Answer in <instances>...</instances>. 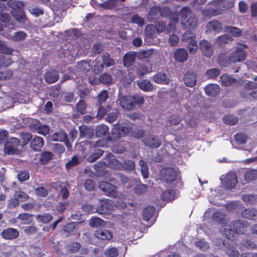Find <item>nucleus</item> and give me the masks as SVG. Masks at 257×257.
<instances>
[{"mask_svg":"<svg viewBox=\"0 0 257 257\" xmlns=\"http://www.w3.org/2000/svg\"><path fill=\"white\" fill-rule=\"evenodd\" d=\"M210 5L214 8L208 9L204 14L214 16L220 15L222 11L231 9L234 4L232 1L213 0L210 2Z\"/></svg>","mask_w":257,"mask_h":257,"instance_id":"obj_1","label":"nucleus"},{"mask_svg":"<svg viewBox=\"0 0 257 257\" xmlns=\"http://www.w3.org/2000/svg\"><path fill=\"white\" fill-rule=\"evenodd\" d=\"M145 100L143 95L136 94L133 96L125 95L119 99V104L123 108L127 110L134 109L137 105L141 106Z\"/></svg>","mask_w":257,"mask_h":257,"instance_id":"obj_2","label":"nucleus"},{"mask_svg":"<svg viewBox=\"0 0 257 257\" xmlns=\"http://www.w3.org/2000/svg\"><path fill=\"white\" fill-rule=\"evenodd\" d=\"M181 23L186 28L193 29L197 25V19L189 7H183L180 11Z\"/></svg>","mask_w":257,"mask_h":257,"instance_id":"obj_3","label":"nucleus"},{"mask_svg":"<svg viewBox=\"0 0 257 257\" xmlns=\"http://www.w3.org/2000/svg\"><path fill=\"white\" fill-rule=\"evenodd\" d=\"M248 225V223H247V221L245 220L238 219L231 222L229 223L228 227L229 231L231 232L232 236L230 235V232H229L228 235L226 233L227 238L230 240L233 239V233L237 234L244 233Z\"/></svg>","mask_w":257,"mask_h":257,"instance_id":"obj_4","label":"nucleus"},{"mask_svg":"<svg viewBox=\"0 0 257 257\" xmlns=\"http://www.w3.org/2000/svg\"><path fill=\"white\" fill-rule=\"evenodd\" d=\"M182 41L188 42V49L190 54H194L197 53L198 46L196 40L195 35L191 31H187L182 36Z\"/></svg>","mask_w":257,"mask_h":257,"instance_id":"obj_5","label":"nucleus"},{"mask_svg":"<svg viewBox=\"0 0 257 257\" xmlns=\"http://www.w3.org/2000/svg\"><path fill=\"white\" fill-rule=\"evenodd\" d=\"M178 173L176 170L171 167L163 169L160 172L161 180L167 183H171L176 180Z\"/></svg>","mask_w":257,"mask_h":257,"instance_id":"obj_6","label":"nucleus"},{"mask_svg":"<svg viewBox=\"0 0 257 257\" xmlns=\"http://www.w3.org/2000/svg\"><path fill=\"white\" fill-rule=\"evenodd\" d=\"M20 141L17 138H12L7 141L4 146L5 152L8 155L18 154L19 151L18 147L20 145Z\"/></svg>","mask_w":257,"mask_h":257,"instance_id":"obj_7","label":"nucleus"},{"mask_svg":"<svg viewBox=\"0 0 257 257\" xmlns=\"http://www.w3.org/2000/svg\"><path fill=\"white\" fill-rule=\"evenodd\" d=\"M98 187L107 196L113 198H116L118 196L116 186L110 183L105 181L101 182L99 184Z\"/></svg>","mask_w":257,"mask_h":257,"instance_id":"obj_8","label":"nucleus"},{"mask_svg":"<svg viewBox=\"0 0 257 257\" xmlns=\"http://www.w3.org/2000/svg\"><path fill=\"white\" fill-rule=\"evenodd\" d=\"M17 9L13 8L12 14L13 17L20 23H25L27 20L24 11L22 9L24 7V4L20 2H17L14 4Z\"/></svg>","mask_w":257,"mask_h":257,"instance_id":"obj_9","label":"nucleus"},{"mask_svg":"<svg viewBox=\"0 0 257 257\" xmlns=\"http://www.w3.org/2000/svg\"><path fill=\"white\" fill-rule=\"evenodd\" d=\"M246 57V53L242 47H236L235 50L229 55V59L232 63L240 62Z\"/></svg>","mask_w":257,"mask_h":257,"instance_id":"obj_10","label":"nucleus"},{"mask_svg":"<svg viewBox=\"0 0 257 257\" xmlns=\"http://www.w3.org/2000/svg\"><path fill=\"white\" fill-rule=\"evenodd\" d=\"M144 144L150 148H158L161 145V142L159 139L154 135H148L143 139Z\"/></svg>","mask_w":257,"mask_h":257,"instance_id":"obj_11","label":"nucleus"},{"mask_svg":"<svg viewBox=\"0 0 257 257\" xmlns=\"http://www.w3.org/2000/svg\"><path fill=\"white\" fill-rule=\"evenodd\" d=\"M99 204L96 207V212L99 214H106L111 213L112 206L109 203V200H99Z\"/></svg>","mask_w":257,"mask_h":257,"instance_id":"obj_12","label":"nucleus"},{"mask_svg":"<svg viewBox=\"0 0 257 257\" xmlns=\"http://www.w3.org/2000/svg\"><path fill=\"white\" fill-rule=\"evenodd\" d=\"M96 238L104 242L108 241L113 237V234L110 230L106 229H99L94 232Z\"/></svg>","mask_w":257,"mask_h":257,"instance_id":"obj_13","label":"nucleus"},{"mask_svg":"<svg viewBox=\"0 0 257 257\" xmlns=\"http://www.w3.org/2000/svg\"><path fill=\"white\" fill-rule=\"evenodd\" d=\"M199 48L204 56L210 57L213 54L211 44L207 40H201L199 43Z\"/></svg>","mask_w":257,"mask_h":257,"instance_id":"obj_14","label":"nucleus"},{"mask_svg":"<svg viewBox=\"0 0 257 257\" xmlns=\"http://www.w3.org/2000/svg\"><path fill=\"white\" fill-rule=\"evenodd\" d=\"M104 160H106L107 167L118 170L122 168V163L115 159L111 154H109L104 158Z\"/></svg>","mask_w":257,"mask_h":257,"instance_id":"obj_15","label":"nucleus"},{"mask_svg":"<svg viewBox=\"0 0 257 257\" xmlns=\"http://www.w3.org/2000/svg\"><path fill=\"white\" fill-rule=\"evenodd\" d=\"M207 31L209 32L220 33L223 30V25L217 20L209 21L206 26Z\"/></svg>","mask_w":257,"mask_h":257,"instance_id":"obj_16","label":"nucleus"},{"mask_svg":"<svg viewBox=\"0 0 257 257\" xmlns=\"http://www.w3.org/2000/svg\"><path fill=\"white\" fill-rule=\"evenodd\" d=\"M1 235L6 240H13L19 236V232L17 229L10 227L3 230Z\"/></svg>","mask_w":257,"mask_h":257,"instance_id":"obj_17","label":"nucleus"},{"mask_svg":"<svg viewBox=\"0 0 257 257\" xmlns=\"http://www.w3.org/2000/svg\"><path fill=\"white\" fill-rule=\"evenodd\" d=\"M79 130L80 138L91 139L94 136V129L86 125L80 126L79 127Z\"/></svg>","mask_w":257,"mask_h":257,"instance_id":"obj_18","label":"nucleus"},{"mask_svg":"<svg viewBox=\"0 0 257 257\" xmlns=\"http://www.w3.org/2000/svg\"><path fill=\"white\" fill-rule=\"evenodd\" d=\"M183 79L187 86L192 87L196 84L197 75L194 72H187L184 74Z\"/></svg>","mask_w":257,"mask_h":257,"instance_id":"obj_19","label":"nucleus"},{"mask_svg":"<svg viewBox=\"0 0 257 257\" xmlns=\"http://www.w3.org/2000/svg\"><path fill=\"white\" fill-rule=\"evenodd\" d=\"M153 80L159 84H168L171 80L164 72H159L154 75Z\"/></svg>","mask_w":257,"mask_h":257,"instance_id":"obj_20","label":"nucleus"},{"mask_svg":"<svg viewBox=\"0 0 257 257\" xmlns=\"http://www.w3.org/2000/svg\"><path fill=\"white\" fill-rule=\"evenodd\" d=\"M174 58L177 62H184L187 60L188 54L185 49L179 48L174 52Z\"/></svg>","mask_w":257,"mask_h":257,"instance_id":"obj_21","label":"nucleus"},{"mask_svg":"<svg viewBox=\"0 0 257 257\" xmlns=\"http://www.w3.org/2000/svg\"><path fill=\"white\" fill-rule=\"evenodd\" d=\"M137 54L133 51L127 52L123 58V63L124 66L128 68L131 67L134 63L136 59Z\"/></svg>","mask_w":257,"mask_h":257,"instance_id":"obj_22","label":"nucleus"},{"mask_svg":"<svg viewBox=\"0 0 257 257\" xmlns=\"http://www.w3.org/2000/svg\"><path fill=\"white\" fill-rule=\"evenodd\" d=\"M59 76L57 71L51 70L45 72L44 79L46 82L49 84L53 83L57 81Z\"/></svg>","mask_w":257,"mask_h":257,"instance_id":"obj_23","label":"nucleus"},{"mask_svg":"<svg viewBox=\"0 0 257 257\" xmlns=\"http://www.w3.org/2000/svg\"><path fill=\"white\" fill-rule=\"evenodd\" d=\"M224 32L230 35L232 38H238L242 35V30L236 27L226 26L224 27Z\"/></svg>","mask_w":257,"mask_h":257,"instance_id":"obj_24","label":"nucleus"},{"mask_svg":"<svg viewBox=\"0 0 257 257\" xmlns=\"http://www.w3.org/2000/svg\"><path fill=\"white\" fill-rule=\"evenodd\" d=\"M30 145L35 151H39L44 145V140L41 137L34 136L30 142Z\"/></svg>","mask_w":257,"mask_h":257,"instance_id":"obj_25","label":"nucleus"},{"mask_svg":"<svg viewBox=\"0 0 257 257\" xmlns=\"http://www.w3.org/2000/svg\"><path fill=\"white\" fill-rule=\"evenodd\" d=\"M237 183V177L234 174H227L224 181V186L228 189L234 188Z\"/></svg>","mask_w":257,"mask_h":257,"instance_id":"obj_26","label":"nucleus"},{"mask_svg":"<svg viewBox=\"0 0 257 257\" xmlns=\"http://www.w3.org/2000/svg\"><path fill=\"white\" fill-rule=\"evenodd\" d=\"M78 229V225L76 222H71L66 224L63 230L67 236L74 234Z\"/></svg>","mask_w":257,"mask_h":257,"instance_id":"obj_27","label":"nucleus"},{"mask_svg":"<svg viewBox=\"0 0 257 257\" xmlns=\"http://www.w3.org/2000/svg\"><path fill=\"white\" fill-rule=\"evenodd\" d=\"M220 89L218 84H210L205 87V91L208 96H216L218 94Z\"/></svg>","mask_w":257,"mask_h":257,"instance_id":"obj_28","label":"nucleus"},{"mask_svg":"<svg viewBox=\"0 0 257 257\" xmlns=\"http://www.w3.org/2000/svg\"><path fill=\"white\" fill-rule=\"evenodd\" d=\"M160 15V9L159 7H152L149 11L148 19L151 22H156L159 19Z\"/></svg>","mask_w":257,"mask_h":257,"instance_id":"obj_29","label":"nucleus"},{"mask_svg":"<svg viewBox=\"0 0 257 257\" xmlns=\"http://www.w3.org/2000/svg\"><path fill=\"white\" fill-rule=\"evenodd\" d=\"M241 215L243 218L254 220L257 216V210L253 208L245 209L242 211Z\"/></svg>","mask_w":257,"mask_h":257,"instance_id":"obj_30","label":"nucleus"},{"mask_svg":"<svg viewBox=\"0 0 257 257\" xmlns=\"http://www.w3.org/2000/svg\"><path fill=\"white\" fill-rule=\"evenodd\" d=\"M244 180L247 182H252L257 179V170L248 169L244 174Z\"/></svg>","mask_w":257,"mask_h":257,"instance_id":"obj_31","label":"nucleus"},{"mask_svg":"<svg viewBox=\"0 0 257 257\" xmlns=\"http://www.w3.org/2000/svg\"><path fill=\"white\" fill-rule=\"evenodd\" d=\"M156 208L153 206L146 207L143 213V219L144 220L148 221L154 215Z\"/></svg>","mask_w":257,"mask_h":257,"instance_id":"obj_32","label":"nucleus"},{"mask_svg":"<svg viewBox=\"0 0 257 257\" xmlns=\"http://www.w3.org/2000/svg\"><path fill=\"white\" fill-rule=\"evenodd\" d=\"M27 37V34L23 31H19L14 33L13 36L8 38L14 42H21L25 40Z\"/></svg>","mask_w":257,"mask_h":257,"instance_id":"obj_33","label":"nucleus"},{"mask_svg":"<svg viewBox=\"0 0 257 257\" xmlns=\"http://www.w3.org/2000/svg\"><path fill=\"white\" fill-rule=\"evenodd\" d=\"M233 40V38L230 35L223 34L218 36L216 38L215 43L219 46H221L231 42Z\"/></svg>","mask_w":257,"mask_h":257,"instance_id":"obj_34","label":"nucleus"},{"mask_svg":"<svg viewBox=\"0 0 257 257\" xmlns=\"http://www.w3.org/2000/svg\"><path fill=\"white\" fill-rule=\"evenodd\" d=\"M220 81L223 85L229 86L236 82V79L232 76L225 73L220 76Z\"/></svg>","mask_w":257,"mask_h":257,"instance_id":"obj_35","label":"nucleus"},{"mask_svg":"<svg viewBox=\"0 0 257 257\" xmlns=\"http://www.w3.org/2000/svg\"><path fill=\"white\" fill-rule=\"evenodd\" d=\"M109 127L107 125L102 124L98 125L95 128V134L97 137H103L108 133Z\"/></svg>","mask_w":257,"mask_h":257,"instance_id":"obj_36","label":"nucleus"},{"mask_svg":"<svg viewBox=\"0 0 257 257\" xmlns=\"http://www.w3.org/2000/svg\"><path fill=\"white\" fill-rule=\"evenodd\" d=\"M137 84L140 89L146 92L151 91L153 89L152 83L147 79L138 81Z\"/></svg>","mask_w":257,"mask_h":257,"instance_id":"obj_37","label":"nucleus"},{"mask_svg":"<svg viewBox=\"0 0 257 257\" xmlns=\"http://www.w3.org/2000/svg\"><path fill=\"white\" fill-rule=\"evenodd\" d=\"M120 138V135L119 134L118 131H117L115 126L114 125L111 130V133H109L108 136L107 137L106 140L108 142H114L119 140Z\"/></svg>","mask_w":257,"mask_h":257,"instance_id":"obj_38","label":"nucleus"},{"mask_svg":"<svg viewBox=\"0 0 257 257\" xmlns=\"http://www.w3.org/2000/svg\"><path fill=\"white\" fill-rule=\"evenodd\" d=\"M7 9L5 4H0V21L3 23L8 22L11 19V16L8 13H4Z\"/></svg>","mask_w":257,"mask_h":257,"instance_id":"obj_39","label":"nucleus"},{"mask_svg":"<svg viewBox=\"0 0 257 257\" xmlns=\"http://www.w3.org/2000/svg\"><path fill=\"white\" fill-rule=\"evenodd\" d=\"M13 75V72L9 69L3 68L0 67V80H5L9 79Z\"/></svg>","mask_w":257,"mask_h":257,"instance_id":"obj_40","label":"nucleus"},{"mask_svg":"<svg viewBox=\"0 0 257 257\" xmlns=\"http://www.w3.org/2000/svg\"><path fill=\"white\" fill-rule=\"evenodd\" d=\"M230 62L229 56L228 57L225 53H221L218 57V63L222 67L228 66Z\"/></svg>","mask_w":257,"mask_h":257,"instance_id":"obj_41","label":"nucleus"},{"mask_svg":"<svg viewBox=\"0 0 257 257\" xmlns=\"http://www.w3.org/2000/svg\"><path fill=\"white\" fill-rule=\"evenodd\" d=\"M67 139V135L64 131L55 133L52 136V140L56 142H64Z\"/></svg>","mask_w":257,"mask_h":257,"instance_id":"obj_42","label":"nucleus"},{"mask_svg":"<svg viewBox=\"0 0 257 257\" xmlns=\"http://www.w3.org/2000/svg\"><path fill=\"white\" fill-rule=\"evenodd\" d=\"M53 155L50 152H44L41 154L39 161L42 165H45L52 160Z\"/></svg>","mask_w":257,"mask_h":257,"instance_id":"obj_43","label":"nucleus"},{"mask_svg":"<svg viewBox=\"0 0 257 257\" xmlns=\"http://www.w3.org/2000/svg\"><path fill=\"white\" fill-rule=\"evenodd\" d=\"M52 216L48 213L38 214L36 216V219L42 223L46 224L50 222L52 219Z\"/></svg>","mask_w":257,"mask_h":257,"instance_id":"obj_44","label":"nucleus"},{"mask_svg":"<svg viewBox=\"0 0 257 257\" xmlns=\"http://www.w3.org/2000/svg\"><path fill=\"white\" fill-rule=\"evenodd\" d=\"M101 58L103 62L102 63L107 67H110L114 64L113 59L110 57V55L108 53H103Z\"/></svg>","mask_w":257,"mask_h":257,"instance_id":"obj_45","label":"nucleus"},{"mask_svg":"<svg viewBox=\"0 0 257 257\" xmlns=\"http://www.w3.org/2000/svg\"><path fill=\"white\" fill-rule=\"evenodd\" d=\"M103 151L101 149H96L94 153L87 158V161L90 163L94 162L103 155Z\"/></svg>","mask_w":257,"mask_h":257,"instance_id":"obj_46","label":"nucleus"},{"mask_svg":"<svg viewBox=\"0 0 257 257\" xmlns=\"http://www.w3.org/2000/svg\"><path fill=\"white\" fill-rule=\"evenodd\" d=\"M104 221L97 217H92L89 221V225L92 227H98L103 225Z\"/></svg>","mask_w":257,"mask_h":257,"instance_id":"obj_47","label":"nucleus"},{"mask_svg":"<svg viewBox=\"0 0 257 257\" xmlns=\"http://www.w3.org/2000/svg\"><path fill=\"white\" fill-rule=\"evenodd\" d=\"M14 52L13 48L9 47L3 41L0 40V53L5 55H11Z\"/></svg>","mask_w":257,"mask_h":257,"instance_id":"obj_48","label":"nucleus"},{"mask_svg":"<svg viewBox=\"0 0 257 257\" xmlns=\"http://www.w3.org/2000/svg\"><path fill=\"white\" fill-rule=\"evenodd\" d=\"M99 82L104 84L110 85L112 83V77L111 75L106 72L102 74L99 78Z\"/></svg>","mask_w":257,"mask_h":257,"instance_id":"obj_49","label":"nucleus"},{"mask_svg":"<svg viewBox=\"0 0 257 257\" xmlns=\"http://www.w3.org/2000/svg\"><path fill=\"white\" fill-rule=\"evenodd\" d=\"M100 7L104 9L113 10L116 7V0H106L100 5Z\"/></svg>","mask_w":257,"mask_h":257,"instance_id":"obj_50","label":"nucleus"},{"mask_svg":"<svg viewBox=\"0 0 257 257\" xmlns=\"http://www.w3.org/2000/svg\"><path fill=\"white\" fill-rule=\"evenodd\" d=\"M122 168L120 171L126 170L128 171H133L135 168V164L132 160H125L122 163Z\"/></svg>","mask_w":257,"mask_h":257,"instance_id":"obj_51","label":"nucleus"},{"mask_svg":"<svg viewBox=\"0 0 257 257\" xmlns=\"http://www.w3.org/2000/svg\"><path fill=\"white\" fill-rule=\"evenodd\" d=\"M220 70L217 68H211L207 70L206 75L209 79H214L220 74Z\"/></svg>","mask_w":257,"mask_h":257,"instance_id":"obj_52","label":"nucleus"},{"mask_svg":"<svg viewBox=\"0 0 257 257\" xmlns=\"http://www.w3.org/2000/svg\"><path fill=\"white\" fill-rule=\"evenodd\" d=\"M242 199L244 202L247 203L255 204L257 202V197L253 194H243Z\"/></svg>","mask_w":257,"mask_h":257,"instance_id":"obj_53","label":"nucleus"},{"mask_svg":"<svg viewBox=\"0 0 257 257\" xmlns=\"http://www.w3.org/2000/svg\"><path fill=\"white\" fill-rule=\"evenodd\" d=\"M104 253L106 257H117L119 254V251L117 248L111 247L106 249Z\"/></svg>","mask_w":257,"mask_h":257,"instance_id":"obj_54","label":"nucleus"},{"mask_svg":"<svg viewBox=\"0 0 257 257\" xmlns=\"http://www.w3.org/2000/svg\"><path fill=\"white\" fill-rule=\"evenodd\" d=\"M87 104L84 99H81L76 104L77 111L81 114H84L86 112Z\"/></svg>","mask_w":257,"mask_h":257,"instance_id":"obj_55","label":"nucleus"},{"mask_svg":"<svg viewBox=\"0 0 257 257\" xmlns=\"http://www.w3.org/2000/svg\"><path fill=\"white\" fill-rule=\"evenodd\" d=\"M14 197H16L19 202L26 201L29 196L22 191H16L14 194Z\"/></svg>","mask_w":257,"mask_h":257,"instance_id":"obj_56","label":"nucleus"},{"mask_svg":"<svg viewBox=\"0 0 257 257\" xmlns=\"http://www.w3.org/2000/svg\"><path fill=\"white\" fill-rule=\"evenodd\" d=\"M106 107L107 109L103 107L101 104L98 107L96 116L99 119L102 118L106 114L107 112L111 109V106L109 105H107Z\"/></svg>","mask_w":257,"mask_h":257,"instance_id":"obj_57","label":"nucleus"},{"mask_svg":"<svg viewBox=\"0 0 257 257\" xmlns=\"http://www.w3.org/2000/svg\"><path fill=\"white\" fill-rule=\"evenodd\" d=\"M148 73H149L148 68L145 65L141 64L138 65L136 73L140 76V78Z\"/></svg>","mask_w":257,"mask_h":257,"instance_id":"obj_58","label":"nucleus"},{"mask_svg":"<svg viewBox=\"0 0 257 257\" xmlns=\"http://www.w3.org/2000/svg\"><path fill=\"white\" fill-rule=\"evenodd\" d=\"M36 194L41 197H45L48 194L49 191L47 189L43 186H40L35 189Z\"/></svg>","mask_w":257,"mask_h":257,"instance_id":"obj_59","label":"nucleus"},{"mask_svg":"<svg viewBox=\"0 0 257 257\" xmlns=\"http://www.w3.org/2000/svg\"><path fill=\"white\" fill-rule=\"evenodd\" d=\"M118 115V111L117 110H114L107 114L105 121L109 123H112L116 120Z\"/></svg>","mask_w":257,"mask_h":257,"instance_id":"obj_60","label":"nucleus"},{"mask_svg":"<svg viewBox=\"0 0 257 257\" xmlns=\"http://www.w3.org/2000/svg\"><path fill=\"white\" fill-rule=\"evenodd\" d=\"M234 139L238 144H243L246 142L247 137L246 135L238 133L234 135Z\"/></svg>","mask_w":257,"mask_h":257,"instance_id":"obj_61","label":"nucleus"},{"mask_svg":"<svg viewBox=\"0 0 257 257\" xmlns=\"http://www.w3.org/2000/svg\"><path fill=\"white\" fill-rule=\"evenodd\" d=\"M108 97V94L107 91L106 90H103L101 91L98 95L97 101L99 104H101L102 103H104L106 101Z\"/></svg>","mask_w":257,"mask_h":257,"instance_id":"obj_62","label":"nucleus"},{"mask_svg":"<svg viewBox=\"0 0 257 257\" xmlns=\"http://www.w3.org/2000/svg\"><path fill=\"white\" fill-rule=\"evenodd\" d=\"M13 63V61L10 57L0 55V67H8Z\"/></svg>","mask_w":257,"mask_h":257,"instance_id":"obj_63","label":"nucleus"},{"mask_svg":"<svg viewBox=\"0 0 257 257\" xmlns=\"http://www.w3.org/2000/svg\"><path fill=\"white\" fill-rule=\"evenodd\" d=\"M106 167H107V162L106 160H104V158L93 165L94 169L97 172H100Z\"/></svg>","mask_w":257,"mask_h":257,"instance_id":"obj_64","label":"nucleus"}]
</instances>
